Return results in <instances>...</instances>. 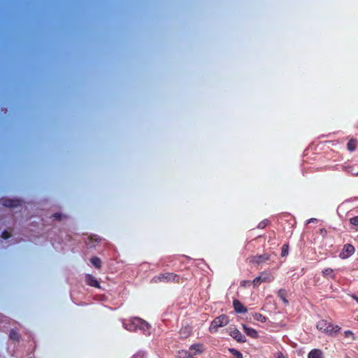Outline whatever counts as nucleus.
<instances>
[{
    "label": "nucleus",
    "instance_id": "obj_1",
    "mask_svg": "<svg viewBox=\"0 0 358 358\" xmlns=\"http://www.w3.org/2000/svg\"><path fill=\"white\" fill-rule=\"evenodd\" d=\"M317 327L321 330L323 329V333L329 335L344 334L345 336H348L355 334L354 331L350 330L342 331L339 326L334 324H327L324 322L319 323Z\"/></svg>",
    "mask_w": 358,
    "mask_h": 358
},
{
    "label": "nucleus",
    "instance_id": "obj_2",
    "mask_svg": "<svg viewBox=\"0 0 358 358\" xmlns=\"http://www.w3.org/2000/svg\"><path fill=\"white\" fill-rule=\"evenodd\" d=\"M229 323V317L225 315H222L216 317L210 324V329H217L220 327H224Z\"/></svg>",
    "mask_w": 358,
    "mask_h": 358
},
{
    "label": "nucleus",
    "instance_id": "obj_3",
    "mask_svg": "<svg viewBox=\"0 0 358 358\" xmlns=\"http://www.w3.org/2000/svg\"><path fill=\"white\" fill-rule=\"evenodd\" d=\"M355 252V247L351 244H345L343 246V250L341 252L339 257L342 259H345L350 257L351 255H352Z\"/></svg>",
    "mask_w": 358,
    "mask_h": 358
},
{
    "label": "nucleus",
    "instance_id": "obj_4",
    "mask_svg": "<svg viewBox=\"0 0 358 358\" xmlns=\"http://www.w3.org/2000/svg\"><path fill=\"white\" fill-rule=\"evenodd\" d=\"M272 280L271 277L269 274H263L257 278H256L252 284L254 287H257L262 282H271Z\"/></svg>",
    "mask_w": 358,
    "mask_h": 358
},
{
    "label": "nucleus",
    "instance_id": "obj_5",
    "mask_svg": "<svg viewBox=\"0 0 358 358\" xmlns=\"http://www.w3.org/2000/svg\"><path fill=\"white\" fill-rule=\"evenodd\" d=\"M193 355H200L204 351L203 345L201 343L192 345L189 350Z\"/></svg>",
    "mask_w": 358,
    "mask_h": 358
},
{
    "label": "nucleus",
    "instance_id": "obj_6",
    "mask_svg": "<svg viewBox=\"0 0 358 358\" xmlns=\"http://www.w3.org/2000/svg\"><path fill=\"white\" fill-rule=\"evenodd\" d=\"M242 330H243V331H241L238 329H236L234 331H231V333L234 334H247V335H252V334L257 333L255 329L247 327L245 326L242 327Z\"/></svg>",
    "mask_w": 358,
    "mask_h": 358
},
{
    "label": "nucleus",
    "instance_id": "obj_7",
    "mask_svg": "<svg viewBox=\"0 0 358 358\" xmlns=\"http://www.w3.org/2000/svg\"><path fill=\"white\" fill-rule=\"evenodd\" d=\"M233 305H234V310L237 313H245L248 311L247 308L238 300H234L233 302Z\"/></svg>",
    "mask_w": 358,
    "mask_h": 358
},
{
    "label": "nucleus",
    "instance_id": "obj_8",
    "mask_svg": "<svg viewBox=\"0 0 358 358\" xmlns=\"http://www.w3.org/2000/svg\"><path fill=\"white\" fill-rule=\"evenodd\" d=\"M308 358H324L322 352L319 349H313L309 352Z\"/></svg>",
    "mask_w": 358,
    "mask_h": 358
},
{
    "label": "nucleus",
    "instance_id": "obj_9",
    "mask_svg": "<svg viewBox=\"0 0 358 358\" xmlns=\"http://www.w3.org/2000/svg\"><path fill=\"white\" fill-rule=\"evenodd\" d=\"M87 282L90 286L99 287V284L98 281L94 277H92L91 275L87 276Z\"/></svg>",
    "mask_w": 358,
    "mask_h": 358
},
{
    "label": "nucleus",
    "instance_id": "obj_10",
    "mask_svg": "<svg viewBox=\"0 0 358 358\" xmlns=\"http://www.w3.org/2000/svg\"><path fill=\"white\" fill-rule=\"evenodd\" d=\"M179 355L180 358H194V355L189 350H182L179 352Z\"/></svg>",
    "mask_w": 358,
    "mask_h": 358
},
{
    "label": "nucleus",
    "instance_id": "obj_11",
    "mask_svg": "<svg viewBox=\"0 0 358 358\" xmlns=\"http://www.w3.org/2000/svg\"><path fill=\"white\" fill-rule=\"evenodd\" d=\"M229 352L233 356V358H243L242 354L234 348H229Z\"/></svg>",
    "mask_w": 358,
    "mask_h": 358
},
{
    "label": "nucleus",
    "instance_id": "obj_12",
    "mask_svg": "<svg viewBox=\"0 0 358 358\" xmlns=\"http://www.w3.org/2000/svg\"><path fill=\"white\" fill-rule=\"evenodd\" d=\"M254 318L259 322H264L266 321V317L260 313H256L254 315Z\"/></svg>",
    "mask_w": 358,
    "mask_h": 358
},
{
    "label": "nucleus",
    "instance_id": "obj_13",
    "mask_svg": "<svg viewBox=\"0 0 358 358\" xmlns=\"http://www.w3.org/2000/svg\"><path fill=\"white\" fill-rule=\"evenodd\" d=\"M278 296L285 302L287 303V300L286 299V291L285 289H280L278 292Z\"/></svg>",
    "mask_w": 358,
    "mask_h": 358
},
{
    "label": "nucleus",
    "instance_id": "obj_14",
    "mask_svg": "<svg viewBox=\"0 0 358 358\" xmlns=\"http://www.w3.org/2000/svg\"><path fill=\"white\" fill-rule=\"evenodd\" d=\"M92 264L96 267V268H100L101 267V260L100 259L97 257H93L91 259Z\"/></svg>",
    "mask_w": 358,
    "mask_h": 358
},
{
    "label": "nucleus",
    "instance_id": "obj_15",
    "mask_svg": "<svg viewBox=\"0 0 358 358\" xmlns=\"http://www.w3.org/2000/svg\"><path fill=\"white\" fill-rule=\"evenodd\" d=\"M356 148V142L353 140H351L348 143V148L349 150L352 151Z\"/></svg>",
    "mask_w": 358,
    "mask_h": 358
},
{
    "label": "nucleus",
    "instance_id": "obj_16",
    "mask_svg": "<svg viewBox=\"0 0 358 358\" xmlns=\"http://www.w3.org/2000/svg\"><path fill=\"white\" fill-rule=\"evenodd\" d=\"M350 221L352 224L358 227V216L351 218Z\"/></svg>",
    "mask_w": 358,
    "mask_h": 358
},
{
    "label": "nucleus",
    "instance_id": "obj_17",
    "mask_svg": "<svg viewBox=\"0 0 358 358\" xmlns=\"http://www.w3.org/2000/svg\"><path fill=\"white\" fill-rule=\"evenodd\" d=\"M236 339V341L238 343H245L247 341L246 337H234Z\"/></svg>",
    "mask_w": 358,
    "mask_h": 358
},
{
    "label": "nucleus",
    "instance_id": "obj_18",
    "mask_svg": "<svg viewBox=\"0 0 358 358\" xmlns=\"http://www.w3.org/2000/svg\"><path fill=\"white\" fill-rule=\"evenodd\" d=\"M288 253V245H284L282 248V255L285 256Z\"/></svg>",
    "mask_w": 358,
    "mask_h": 358
},
{
    "label": "nucleus",
    "instance_id": "obj_19",
    "mask_svg": "<svg viewBox=\"0 0 358 358\" xmlns=\"http://www.w3.org/2000/svg\"><path fill=\"white\" fill-rule=\"evenodd\" d=\"M333 273V270L331 268H327L325 269L324 271H323V273L325 275H331Z\"/></svg>",
    "mask_w": 358,
    "mask_h": 358
},
{
    "label": "nucleus",
    "instance_id": "obj_20",
    "mask_svg": "<svg viewBox=\"0 0 358 358\" xmlns=\"http://www.w3.org/2000/svg\"><path fill=\"white\" fill-rule=\"evenodd\" d=\"M10 237V234L7 231H5L2 234V238L6 239V238H8Z\"/></svg>",
    "mask_w": 358,
    "mask_h": 358
},
{
    "label": "nucleus",
    "instance_id": "obj_21",
    "mask_svg": "<svg viewBox=\"0 0 358 358\" xmlns=\"http://www.w3.org/2000/svg\"><path fill=\"white\" fill-rule=\"evenodd\" d=\"M276 358H285V357L281 352H278L276 355Z\"/></svg>",
    "mask_w": 358,
    "mask_h": 358
},
{
    "label": "nucleus",
    "instance_id": "obj_22",
    "mask_svg": "<svg viewBox=\"0 0 358 358\" xmlns=\"http://www.w3.org/2000/svg\"><path fill=\"white\" fill-rule=\"evenodd\" d=\"M54 217H55V219H58V220H59V219L61 218V215H59V214H55V215H54Z\"/></svg>",
    "mask_w": 358,
    "mask_h": 358
},
{
    "label": "nucleus",
    "instance_id": "obj_23",
    "mask_svg": "<svg viewBox=\"0 0 358 358\" xmlns=\"http://www.w3.org/2000/svg\"><path fill=\"white\" fill-rule=\"evenodd\" d=\"M248 283H250V282H249V281H248V282L245 281V282H243V286H245V285H247V284H248Z\"/></svg>",
    "mask_w": 358,
    "mask_h": 358
},
{
    "label": "nucleus",
    "instance_id": "obj_24",
    "mask_svg": "<svg viewBox=\"0 0 358 358\" xmlns=\"http://www.w3.org/2000/svg\"><path fill=\"white\" fill-rule=\"evenodd\" d=\"M10 338H13V340L16 341V340H17V338H18L19 337H13V336H11Z\"/></svg>",
    "mask_w": 358,
    "mask_h": 358
},
{
    "label": "nucleus",
    "instance_id": "obj_25",
    "mask_svg": "<svg viewBox=\"0 0 358 358\" xmlns=\"http://www.w3.org/2000/svg\"><path fill=\"white\" fill-rule=\"evenodd\" d=\"M353 298H354V299L356 300V301L358 303V296H354Z\"/></svg>",
    "mask_w": 358,
    "mask_h": 358
}]
</instances>
